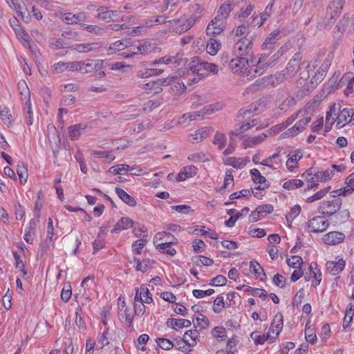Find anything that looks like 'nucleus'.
<instances>
[{
	"mask_svg": "<svg viewBox=\"0 0 354 354\" xmlns=\"http://www.w3.org/2000/svg\"><path fill=\"white\" fill-rule=\"evenodd\" d=\"M330 187H326L324 189H322L315 193L314 195L308 197L306 199L307 203H313V201L322 199L330 190Z\"/></svg>",
	"mask_w": 354,
	"mask_h": 354,
	"instance_id": "obj_56",
	"label": "nucleus"
},
{
	"mask_svg": "<svg viewBox=\"0 0 354 354\" xmlns=\"http://www.w3.org/2000/svg\"><path fill=\"white\" fill-rule=\"evenodd\" d=\"M166 23V17L164 15H158L147 20L144 24V27L151 28L153 25H158Z\"/></svg>",
	"mask_w": 354,
	"mask_h": 354,
	"instance_id": "obj_48",
	"label": "nucleus"
},
{
	"mask_svg": "<svg viewBox=\"0 0 354 354\" xmlns=\"http://www.w3.org/2000/svg\"><path fill=\"white\" fill-rule=\"evenodd\" d=\"M250 270L251 273L254 274L256 277H260L261 273L266 277V274L263 271V268L261 266V265L255 260L251 261L250 263Z\"/></svg>",
	"mask_w": 354,
	"mask_h": 354,
	"instance_id": "obj_51",
	"label": "nucleus"
},
{
	"mask_svg": "<svg viewBox=\"0 0 354 354\" xmlns=\"http://www.w3.org/2000/svg\"><path fill=\"white\" fill-rule=\"evenodd\" d=\"M211 155L203 152H198L189 156L188 159L194 162H205L210 160Z\"/></svg>",
	"mask_w": 354,
	"mask_h": 354,
	"instance_id": "obj_35",
	"label": "nucleus"
},
{
	"mask_svg": "<svg viewBox=\"0 0 354 354\" xmlns=\"http://www.w3.org/2000/svg\"><path fill=\"white\" fill-rule=\"evenodd\" d=\"M211 132L210 129L207 127H203L195 131L194 134L190 136L192 139L190 142L192 143L198 142L207 138Z\"/></svg>",
	"mask_w": 354,
	"mask_h": 354,
	"instance_id": "obj_29",
	"label": "nucleus"
},
{
	"mask_svg": "<svg viewBox=\"0 0 354 354\" xmlns=\"http://www.w3.org/2000/svg\"><path fill=\"white\" fill-rule=\"evenodd\" d=\"M86 127V124L82 123L70 126L68 127V136L71 140H77Z\"/></svg>",
	"mask_w": 354,
	"mask_h": 354,
	"instance_id": "obj_27",
	"label": "nucleus"
},
{
	"mask_svg": "<svg viewBox=\"0 0 354 354\" xmlns=\"http://www.w3.org/2000/svg\"><path fill=\"white\" fill-rule=\"evenodd\" d=\"M255 36L248 32L244 37L239 40L234 46L233 52L236 57H246L251 55L252 41Z\"/></svg>",
	"mask_w": 354,
	"mask_h": 354,
	"instance_id": "obj_2",
	"label": "nucleus"
},
{
	"mask_svg": "<svg viewBox=\"0 0 354 354\" xmlns=\"http://www.w3.org/2000/svg\"><path fill=\"white\" fill-rule=\"evenodd\" d=\"M334 176L333 169H326L324 171H319L316 168L315 180L317 182H326L330 180Z\"/></svg>",
	"mask_w": 354,
	"mask_h": 354,
	"instance_id": "obj_30",
	"label": "nucleus"
},
{
	"mask_svg": "<svg viewBox=\"0 0 354 354\" xmlns=\"http://www.w3.org/2000/svg\"><path fill=\"white\" fill-rule=\"evenodd\" d=\"M309 268L310 270V272H312V274L313 277L312 283L315 287H316L322 281L321 270L319 268H317V265L316 263H311Z\"/></svg>",
	"mask_w": 354,
	"mask_h": 354,
	"instance_id": "obj_32",
	"label": "nucleus"
},
{
	"mask_svg": "<svg viewBox=\"0 0 354 354\" xmlns=\"http://www.w3.org/2000/svg\"><path fill=\"white\" fill-rule=\"evenodd\" d=\"M80 26L86 31L96 35H102L106 32V30L96 25H86L85 24H80Z\"/></svg>",
	"mask_w": 354,
	"mask_h": 354,
	"instance_id": "obj_41",
	"label": "nucleus"
},
{
	"mask_svg": "<svg viewBox=\"0 0 354 354\" xmlns=\"http://www.w3.org/2000/svg\"><path fill=\"white\" fill-rule=\"evenodd\" d=\"M303 184V181L300 179H291L286 181L283 185V187L288 190L294 189L298 187H301Z\"/></svg>",
	"mask_w": 354,
	"mask_h": 354,
	"instance_id": "obj_52",
	"label": "nucleus"
},
{
	"mask_svg": "<svg viewBox=\"0 0 354 354\" xmlns=\"http://www.w3.org/2000/svg\"><path fill=\"white\" fill-rule=\"evenodd\" d=\"M196 324L194 323L195 328L200 327L201 329H205L209 325V319L203 314H200L199 316L196 318Z\"/></svg>",
	"mask_w": 354,
	"mask_h": 354,
	"instance_id": "obj_57",
	"label": "nucleus"
},
{
	"mask_svg": "<svg viewBox=\"0 0 354 354\" xmlns=\"http://www.w3.org/2000/svg\"><path fill=\"white\" fill-rule=\"evenodd\" d=\"M315 67L307 60H302L301 53H295L288 63L286 71L289 75L295 76L297 73L300 79L307 80L310 77V71Z\"/></svg>",
	"mask_w": 354,
	"mask_h": 354,
	"instance_id": "obj_1",
	"label": "nucleus"
},
{
	"mask_svg": "<svg viewBox=\"0 0 354 354\" xmlns=\"http://www.w3.org/2000/svg\"><path fill=\"white\" fill-rule=\"evenodd\" d=\"M192 261L197 266H201V265L205 266H209L214 263L213 259L202 255H198L193 257Z\"/></svg>",
	"mask_w": 354,
	"mask_h": 354,
	"instance_id": "obj_46",
	"label": "nucleus"
},
{
	"mask_svg": "<svg viewBox=\"0 0 354 354\" xmlns=\"http://www.w3.org/2000/svg\"><path fill=\"white\" fill-rule=\"evenodd\" d=\"M267 135L265 133H261L258 136L248 137L242 142V146L244 149L252 148L254 146L261 144L266 138Z\"/></svg>",
	"mask_w": 354,
	"mask_h": 354,
	"instance_id": "obj_19",
	"label": "nucleus"
},
{
	"mask_svg": "<svg viewBox=\"0 0 354 354\" xmlns=\"http://www.w3.org/2000/svg\"><path fill=\"white\" fill-rule=\"evenodd\" d=\"M140 301H144L146 304L153 301L151 294L145 285H142L140 288Z\"/></svg>",
	"mask_w": 354,
	"mask_h": 354,
	"instance_id": "obj_43",
	"label": "nucleus"
},
{
	"mask_svg": "<svg viewBox=\"0 0 354 354\" xmlns=\"http://www.w3.org/2000/svg\"><path fill=\"white\" fill-rule=\"evenodd\" d=\"M151 45L147 41H138L136 44L132 45L131 46V53H129L124 55V57L129 58L135 55H145L149 52H151Z\"/></svg>",
	"mask_w": 354,
	"mask_h": 354,
	"instance_id": "obj_9",
	"label": "nucleus"
},
{
	"mask_svg": "<svg viewBox=\"0 0 354 354\" xmlns=\"http://www.w3.org/2000/svg\"><path fill=\"white\" fill-rule=\"evenodd\" d=\"M176 349L182 351L187 352L191 351L189 349L190 347L189 346V341L183 337V338L180 337H178L175 339V344L174 346Z\"/></svg>",
	"mask_w": 354,
	"mask_h": 354,
	"instance_id": "obj_37",
	"label": "nucleus"
},
{
	"mask_svg": "<svg viewBox=\"0 0 354 354\" xmlns=\"http://www.w3.org/2000/svg\"><path fill=\"white\" fill-rule=\"evenodd\" d=\"M115 331L110 328H106L97 337V343L100 345V348L109 344L111 341L115 340Z\"/></svg>",
	"mask_w": 354,
	"mask_h": 354,
	"instance_id": "obj_10",
	"label": "nucleus"
},
{
	"mask_svg": "<svg viewBox=\"0 0 354 354\" xmlns=\"http://www.w3.org/2000/svg\"><path fill=\"white\" fill-rule=\"evenodd\" d=\"M179 54H177L176 56H165L158 59H156L149 63V66H155L158 64H176L178 66H180L185 62V59L179 56Z\"/></svg>",
	"mask_w": 354,
	"mask_h": 354,
	"instance_id": "obj_14",
	"label": "nucleus"
},
{
	"mask_svg": "<svg viewBox=\"0 0 354 354\" xmlns=\"http://www.w3.org/2000/svg\"><path fill=\"white\" fill-rule=\"evenodd\" d=\"M250 337L254 342L255 344H263L268 339H272V342H274L275 337L274 336H271L270 333H268L266 335H261L258 332L254 331L250 334Z\"/></svg>",
	"mask_w": 354,
	"mask_h": 354,
	"instance_id": "obj_31",
	"label": "nucleus"
},
{
	"mask_svg": "<svg viewBox=\"0 0 354 354\" xmlns=\"http://www.w3.org/2000/svg\"><path fill=\"white\" fill-rule=\"evenodd\" d=\"M345 235L339 232H330L325 234L323 240L327 245H336L344 241Z\"/></svg>",
	"mask_w": 354,
	"mask_h": 354,
	"instance_id": "obj_17",
	"label": "nucleus"
},
{
	"mask_svg": "<svg viewBox=\"0 0 354 354\" xmlns=\"http://www.w3.org/2000/svg\"><path fill=\"white\" fill-rule=\"evenodd\" d=\"M158 345L164 350H170L174 346V344L169 339L165 338H157Z\"/></svg>",
	"mask_w": 354,
	"mask_h": 354,
	"instance_id": "obj_59",
	"label": "nucleus"
},
{
	"mask_svg": "<svg viewBox=\"0 0 354 354\" xmlns=\"http://www.w3.org/2000/svg\"><path fill=\"white\" fill-rule=\"evenodd\" d=\"M119 317L121 319H124L126 322L129 324V327L131 326L133 320V317L130 313H129L127 308H120L119 311Z\"/></svg>",
	"mask_w": 354,
	"mask_h": 354,
	"instance_id": "obj_62",
	"label": "nucleus"
},
{
	"mask_svg": "<svg viewBox=\"0 0 354 354\" xmlns=\"http://www.w3.org/2000/svg\"><path fill=\"white\" fill-rule=\"evenodd\" d=\"M253 127H257V129H260L264 128L266 125L262 124L261 120L260 119L254 118L245 124H243L241 126V129H243V131H245L250 129Z\"/></svg>",
	"mask_w": 354,
	"mask_h": 354,
	"instance_id": "obj_47",
	"label": "nucleus"
},
{
	"mask_svg": "<svg viewBox=\"0 0 354 354\" xmlns=\"http://www.w3.org/2000/svg\"><path fill=\"white\" fill-rule=\"evenodd\" d=\"M115 193L119 198L129 206L135 207L136 205V201L135 198L128 194L124 189L116 187Z\"/></svg>",
	"mask_w": 354,
	"mask_h": 354,
	"instance_id": "obj_28",
	"label": "nucleus"
},
{
	"mask_svg": "<svg viewBox=\"0 0 354 354\" xmlns=\"http://www.w3.org/2000/svg\"><path fill=\"white\" fill-rule=\"evenodd\" d=\"M97 18L104 21H115L119 17V15L116 10H109L106 7H100L97 9Z\"/></svg>",
	"mask_w": 354,
	"mask_h": 354,
	"instance_id": "obj_11",
	"label": "nucleus"
},
{
	"mask_svg": "<svg viewBox=\"0 0 354 354\" xmlns=\"http://www.w3.org/2000/svg\"><path fill=\"white\" fill-rule=\"evenodd\" d=\"M329 223L323 216H317L309 220L306 223V230L309 232L319 233L324 232Z\"/></svg>",
	"mask_w": 354,
	"mask_h": 354,
	"instance_id": "obj_4",
	"label": "nucleus"
},
{
	"mask_svg": "<svg viewBox=\"0 0 354 354\" xmlns=\"http://www.w3.org/2000/svg\"><path fill=\"white\" fill-rule=\"evenodd\" d=\"M337 16V15H334L332 11H328L327 9L325 17L318 23L317 28L319 29L329 28L335 23Z\"/></svg>",
	"mask_w": 354,
	"mask_h": 354,
	"instance_id": "obj_20",
	"label": "nucleus"
},
{
	"mask_svg": "<svg viewBox=\"0 0 354 354\" xmlns=\"http://www.w3.org/2000/svg\"><path fill=\"white\" fill-rule=\"evenodd\" d=\"M167 324L171 328L178 330L183 328H188L192 325V322L185 319H168Z\"/></svg>",
	"mask_w": 354,
	"mask_h": 354,
	"instance_id": "obj_23",
	"label": "nucleus"
},
{
	"mask_svg": "<svg viewBox=\"0 0 354 354\" xmlns=\"http://www.w3.org/2000/svg\"><path fill=\"white\" fill-rule=\"evenodd\" d=\"M224 28V21L221 19L214 17L208 24L206 32L209 35L216 36L219 35Z\"/></svg>",
	"mask_w": 354,
	"mask_h": 354,
	"instance_id": "obj_12",
	"label": "nucleus"
},
{
	"mask_svg": "<svg viewBox=\"0 0 354 354\" xmlns=\"http://www.w3.org/2000/svg\"><path fill=\"white\" fill-rule=\"evenodd\" d=\"M221 46V44L219 42V41H218L215 39L211 38L208 41L207 44V48H206L207 52L211 55H214L217 53V52L220 49Z\"/></svg>",
	"mask_w": 354,
	"mask_h": 354,
	"instance_id": "obj_38",
	"label": "nucleus"
},
{
	"mask_svg": "<svg viewBox=\"0 0 354 354\" xmlns=\"http://www.w3.org/2000/svg\"><path fill=\"white\" fill-rule=\"evenodd\" d=\"M281 38V32L279 30H273L266 39L262 44L263 50H270L274 48L277 41Z\"/></svg>",
	"mask_w": 354,
	"mask_h": 354,
	"instance_id": "obj_16",
	"label": "nucleus"
},
{
	"mask_svg": "<svg viewBox=\"0 0 354 354\" xmlns=\"http://www.w3.org/2000/svg\"><path fill=\"white\" fill-rule=\"evenodd\" d=\"M310 117H307L304 119L299 120L295 124L293 127L283 132L281 134V137H282L283 138H286L297 136L299 133H300L304 129L305 127L310 122Z\"/></svg>",
	"mask_w": 354,
	"mask_h": 354,
	"instance_id": "obj_7",
	"label": "nucleus"
},
{
	"mask_svg": "<svg viewBox=\"0 0 354 354\" xmlns=\"http://www.w3.org/2000/svg\"><path fill=\"white\" fill-rule=\"evenodd\" d=\"M196 62H197V64L189 66V68L192 73H194L200 71L202 69H204L208 72L213 73L214 75H216L218 73V67L216 64L205 62H199V59L198 57L194 58L193 64L196 63Z\"/></svg>",
	"mask_w": 354,
	"mask_h": 354,
	"instance_id": "obj_8",
	"label": "nucleus"
},
{
	"mask_svg": "<svg viewBox=\"0 0 354 354\" xmlns=\"http://www.w3.org/2000/svg\"><path fill=\"white\" fill-rule=\"evenodd\" d=\"M250 174L254 183L260 184L258 187H255L256 189L264 190L269 187V184L266 183V178L260 174L257 169H251Z\"/></svg>",
	"mask_w": 354,
	"mask_h": 354,
	"instance_id": "obj_18",
	"label": "nucleus"
},
{
	"mask_svg": "<svg viewBox=\"0 0 354 354\" xmlns=\"http://www.w3.org/2000/svg\"><path fill=\"white\" fill-rule=\"evenodd\" d=\"M345 265L346 262L343 259L337 261H330L326 263V269L330 274L337 275L344 270Z\"/></svg>",
	"mask_w": 354,
	"mask_h": 354,
	"instance_id": "obj_13",
	"label": "nucleus"
},
{
	"mask_svg": "<svg viewBox=\"0 0 354 354\" xmlns=\"http://www.w3.org/2000/svg\"><path fill=\"white\" fill-rule=\"evenodd\" d=\"M227 142V138L224 133L221 132H216L214 136L213 143L216 145H218V148L219 150L223 149Z\"/></svg>",
	"mask_w": 354,
	"mask_h": 354,
	"instance_id": "obj_42",
	"label": "nucleus"
},
{
	"mask_svg": "<svg viewBox=\"0 0 354 354\" xmlns=\"http://www.w3.org/2000/svg\"><path fill=\"white\" fill-rule=\"evenodd\" d=\"M353 109H343L338 114L336 118L337 129H341L345 126L348 122H350L349 119L351 118V113Z\"/></svg>",
	"mask_w": 354,
	"mask_h": 354,
	"instance_id": "obj_21",
	"label": "nucleus"
},
{
	"mask_svg": "<svg viewBox=\"0 0 354 354\" xmlns=\"http://www.w3.org/2000/svg\"><path fill=\"white\" fill-rule=\"evenodd\" d=\"M342 205V200L339 198H335L332 201H323L319 207V212L328 216L335 214L340 208Z\"/></svg>",
	"mask_w": 354,
	"mask_h": 354,
	"instance_id": "obj_5",
	"label": "nucleus"
},
{
	"mask_svg": "<svg viewBox=\"0 0 354 354\" xmlns=\"http://www.w3.org/2000/svg\"><path fill=\"white\" fill-rule=\"evenodd\" d=\"M223 109V104L217 102L216 104H209L205 106L203 109L200 111L203 117L205 115L212 114L213 113L221 110Z\"/></svg>",
	"mask_w": 354,
	"mask_h": 354,
	"instance_id": "obj_40",
	"label": "nucleus"
},
{
	"mask_svg": "<svg viewBox=\"0 0 354 354\" xmlns=\"http://www.w3.org/2000/svg\"><path fill=\"white\" fill-rule=\"evenodd\" d=\"M305 339L310 344H315L317 342V336L315 329L310 326H308V325L306 326Z\"/></svg>",
	"mask_w": 354,
	"mask_h": 354,
	"instance_id": "obj_53",
	"label": "nucleus"
},
{
	"mask_svg": "<svg viewBox=\"0 0 354 354\" xmlns=\"http://www.w3.org/2000/svg\"><path fill=\"white\" fill-rule=\"evenodd\" d=\"M52 67L54 73L60 74L68 71V62H59L55 64Z\"/></svg>",
	"mask_w": 354,
	"mask_h": 354,
	"instance_id": "obj_60",
	"label": "nucleus"
},
{
	"mask_svg": "<svg viewBox=\"0 0 354 354\" xmlns=\"http://www.w3.org/2000/svg\"><path fill=\"white\" fill-rule=\"evenodd\" d=\"M133 224V221L129 217H122L111 230V233H118L122 230H127L131 227Z\"/></svg>",
	"mask_w": 354,
	"mask_h": 354,
	"instance_id": "obj_25",
	"label": "nucleus"
},
{
	"mask_svg": "<svg viewBox=\"0 0 354 354\" xmlns=\"http://www.w3.org/2000/svg\"><path fill=\"white\" fill-rule=\"evenodd\" d=\"M156 249L160 252L174 256L176 254V250L171 246V243H162L156 246Z\"/></svg>",
	"mask_w": 354,
	"mask_h": 354,
	"instance_id": "obj_45",
	"label": "nucleus"
},
{
	"mask_svg": "<svg viewBox=\"0 0 354 354\" xmlns=\"http://www.w3.org/2000/svg\"><path fill=\"white\" fill-rule=\"evenodd\" d=\"M37 222L34 218L30 220L28 226L26 227L25 230V234L24 236V240L30 244H32L33 242V239L30 238L32 231L36 227Z\"/></svg>",
	"mask_w": 354,
	"mask_h": 354,
	"instance_id": "obj_44",
	"label": "nucleus"
},
{
	"mask_svg": "<svg viewBox=\"0 0 354 354\" xmlns=\"http://www.w3.org/2000/svg\"><path fill=\"white\" fill-rule=\"evenodd\" d=\"M296 100L293 97H287L278 106V109L284 112L288 111L292 106L295 105Z\"/></svg>",
	"mask_w": 354,
	"mask_h": 354,
	"instance_id": "obj_54",
	"label": "nucleus"
},
{
	"mask_svg": "<svg viewBox=\"0 0 354 354\" xmlns=\"http://www.w3.org/2000/svg\"><path fill=\"white\" fill-rule=\"evenodd\" d=\"M345 0H331L327 9L332 11L334 15H339L342 12Z\"/></svg>",
	"mask_w": 354,
	"mask_h": 354,
	"instance_id": "obj_33",
	"label": "nucleus"
},
{
	"mask_svg": "<svg viewBox=\"0 0 354 354\" xmlns=\"http://www.w3.org/2000/svg\"><path fill=\"white\" fill-rule=\"evenodd\" d=\"M326 74V69L320 68L310 80L311 88H315L324 80Z\"/></svg>",
	"mask_w": 354,
	"mask_h": 354,
	"instance_id": "obj_39",
	"label": "nucleus"
},
{
	"mask_svg": "<svg viewBox=\"0 0 354 354\" xmlns=\"http://www.w3.org/2000/svg\"><path fill=\"white\" fill-rule=\"evenodd\" d=\"M49 42H50V46L52 48L56 49V50L64 48L66 46V44L61 38H59V39L52 38V39H50Z\"/></svg>",
	"mask_w": 354,
	"mask_h": 354,
	"instance_id": "obj_64",
	"label": "nucleus"
},
{
	"mask_svg": "<svg viewBox=\"0 0 354 354\" xmlns=\"http://www.w3.org/2000/svg\"><path fill=\"white\" fill-rule=\"evenodd\" d=\"M134 261L136 262V270L142 272H145L149 269V268L151 267V265L155 263L154 261H151L149 259L140 261V259L135 258Z\"/></svg>",
	"mask_w": 354,
	"mask_h": 354,
	"instance_id": "obj_36",
	"label": "nucleus"
},
{
	"mask_svg": "<svg viewBox=\"0 0 354 354\" xmlns=\"http://www.w3.org/2000/svg\"><path fill=\"white\" fill-rule=\"evenodd\" d=\"M147 240L145 239H140L135 241L132 243L133 252L137 254H140L142 248L146 245Z\"/></svg>",
	"mask_w": 354,
	"mask_h": 354,
	"instance_id": "obj_58",
	"label": "nucleus"
},
{
	"mask_svg": "<svg viewBox=\"0 0 354 354\" xmlns=\"http://www.w3.org/2000/svg\"><path fill=\"white\" fill-rule=\"evenodd\" d=\"M270 82L273 85L275 83L274 81V77L272 75H268V76L257 79L254 82V84L256 86H257L260 88L261 87L267 86L269 84V83H270Z\"/></svg>",
	"mask_w": 354,
	"mask_h": 354,
	"instance_id": "obj_55",
	"label": "nucleus"
},
{
	"mask_svg": "<svg viewBox=\"0 0 354 354\" xmlns=\"http://www.w3.org/2000/svg\"><path fill=\"white\" fill-rule=\"evenodd\" d=\"M302 258L299 256H292L291 258H287L286 263L290 267L295 268H299L302 263Z\"/></svg>",
	"mask_w": 354,
	"mask_h": 354,
	"instance_id": "obj_61",
	"label": "nucleus"
},
{
	"mask_svg": "<svg viewBox=\"0 0 354 354\" xmlns=\"http://www.w3.org/2000/svg\"><path fill=\"white\" fill-rule=\"evenodd\" d=\"M283 322V319L282 314L280 313H277L271 323L268 333H270V332L276 331V335L274 336L276 338L279 335L282 329Z\"/></svg>",
	"mask_w": 354,
	"mask_h": 354,
	"instance_id": "obj_24",
	"label": "nucleus"
},
{
	"mask_svg": "<svg viewBox=\"0 0 354 354\" xmlns=\"http://www.w3.org/2000/svg\"><path fill=\"white\" fill-rule=\"evenodd\" d=\"M249 162H250V159L248 157H245V158L230 157L224 161V163L225 165H231L232 167H233L235 169H242Z\"/></svg>",
	"mask_w": 354,
	"mask_h": 354,
	"instance_id": "obj_22",
	"label": "nucleus"
},
{
	"mask_svg": "<svg viewBox=\"0 0 354 354\" xmlns=\"http://www.w3.org/2000/svg\"><path fill=\"white\" fill-rule=\"evenodd\" d=\"M248 57H236L231 59L229 63V67L232 73L241 74L248 69Z\"/></svg>",
	"mask_w": 354,
	"mask_h": 354,
	"instance_id": "obj_6",
	"label": "nucleus"
},
{
	"mask_svg": "<svg viewBox=\"0 0 354 354\" xmlns=\"http://www.w3.org/2000/svg\"><path fill=\"white\" fill-rule=\"evenodd\" d=\"M61 19L67 24H77L79 22L85 20L86 15L84 12H79L77 14L67 12L62 14Z\"/></svg>",
	"mask_w": 354,
	"mask_h": 354,
	"instance_id": "obj_15",
	"label": "nucleus"
},
{
	"mask_svg": "<svg viewBox=\"0 0 354 354\" xmlns=\"http://www.w3.org/2000/svg\"><path fill=\"white\" fill-rule=\"evenodd\" d=\"M301 212V207L295 205L290 209V212L286 215V220L291 223Z\"/></svg>",
	"mask_w": 354,
	"mask_h": 354,
	"instance_id": "obj_63",
	"label": "nucleus"
},
{
	"mask_svg": "<svg viewBox=\"0 0 354 354\" xmlns=\"http://www.w3.org/2000/svg\"><path fill=\"white\" fill-rule=\"evenodd\" d=\"M279 59L274 54L270 53H263L259 55L257 68L254 70L255 73H262L263 71L278 62Z\"/></svg>",
	"mask_w": 354,
	"mask_h": 354,
	"instance_id": "obj_3",
	"label": "nucleus"
},
{
	"mask_svg": "<svg viewBox=\"0 0 354 354\" xmlns=\"http://www.w3.org/2000/svg\"><path fill=\"white\" fill-rule=\"evenodd\" d=\"M232 9L231 4L227 2H225L219 8L217 15L215 17L224 21L227 17Z\"/></svg>",
	"mask_w": 354,
	"mask_h": 354,
	"instance_id": "obj_34",
	"label": "nucleus"
},
{
	"mask_svg": "<svg viewBox=\"0 0 354 354\" xmlns=\"http://www.w3.org/2000/svg\"><path fill=\"white\" fill-rule=\"evenodd\" d=\"M167 24V28L169 32H174L178 34H181L183 31H180L182 28V24H180V19H172V20H166V23Z\"/></svg>",
	"mask_w": 354,
	"mask_h": 354,
	"instance_id": "obj_49",
	"label": "nucleus"
},
{
	"mask_svg": "<svg viewBox=\"0 0 354 354\" xmlns=\"http://www.w3.org/2000/svg\"><path fill=\"white\" fill-rule=\"evenodd\" d=\"M212 336L216 339L217 341H223L226 335V330L223 326H216L212 330Z\"/></svg>",
	"mask_w": 354,
	"mask_h": 354,
	"instance_id": "obj_50",
	"label": "nucleus"
},
{
	"mask_svg": "<svg viewBox=\"0 0 354 354\" xmlns=\"http://www.w3.org/2000/svg\"><path fill=\"white\" fill-rule=\"evenodd\" d=\"M98 44L95 43L89 44H77L71 46L70 48L71 50H75L78 53H84L95 50L97 48Z\"/></svg>",
	"mask_w": 354,
	"mask_h": 354,
	"instance_id": "obj_26",
	"label": "nucleus"
}]
</instances>
